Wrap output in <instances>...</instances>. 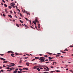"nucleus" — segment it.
Segmentation results:
<instances>
[{
  "label": "nucleus",
  "instance_id": "a878e982",
  "mask_svg": "<svg viewBox=\"0 0 73 73\" xmlns=\"http://www.w3.org/2000/svg\"><path fill=\"white\" fill-rule=\"evenodd\" d=\"M0 55H1V56H4V54H0Z\"/></svg>",
  "mask_w": 73,
  "mask_h": 73
},
{
  "label": "nucleus",
  "instance_id": "13d9d810",
  "mask_svg": "<svg viewBox=\"0 0 73 73\" xmlns=\"http://www.w3.org/2000/svg\"><path fill=\"white\" fill-rule=\"evenodd\" d=\"M13 8H15V7L14 5L13 6Z\"/></svg>",
  "mask_w": 73,
  "mask_h": 73
},
{
  "label": "nucleus",
  "instance_id": "5701e85b",
  "mask_svg": "<svg viewBox=\"0 0 73 73\" xmlns=\"http://www.w3.org/2000/svg\"><path fill=\"white\" fill-rule=\"evenodd\" d=\"M35 59H39V57H36L35 58Z\"/></svg>",
  "mask_w": 73,
  "mask_h": 73
},
{
  "label": "nucleus",
  "instance_id": "aec40b11",
  "mask_svg": "<svg viewBox=\"0 0 73 73\" xmlns=\"http://www.w3.org/2000/svg\"><path fill=\"white\" fill-rule=\"evenodd\" d=\"M4 5L5 7H7V4H4Z\"/></svg>",
  "mask_w": 73,
  "mask_h": 73
},
{
  "label": "nucleus",
  "instance_id": "338daca9",
  "mask_svg": "<svg viewBox=\"0 0 73 73\" xmlns=\"http://www.w3.org/2000/svg\"><path fill=\"white\" fill-rule=\"evenodd\" d=\"M3 16L4 17H5V14H3Z\"/></svg>",
  "mask_w": 73,
  "mask_h": 73
},
{
  "label": "nucleus",
  "instance_id": "39448f33",
  "mask_svg": "<svg viewBox=\"0 0 73 73\" xmlns=\"http://www.w3.org/2000/svg\"><path fill=\"white\" fill-rule=\"evenodd\" d=\"M0 59H1V60H3V61H5L6 60L5 59L2 58H0Z\"/></svg>",
  "mask_w": 73,
  "mask_h": 73
},
{
  "label": "nucleus",
  "instance_id": "a211bd4d",
  "mask_svg": "<svg viewBox=\"0 0 73 73\" xmlns=\"http://www.w3.org/2000/svg\"><path fill=\"white\" fill-rule=\"evenodd\" d=\"M11 52V51H9L7 52V53H10Z\"/></svg>",
  "mask_w": 73,
  "mask_h": 73
},
{
  "label": "nucleus",
  "instance_id": "cd10ccee",
  "mask_svg": "<svg viewBox=\"0 0 73 73\" xmlns=\"http://www.w3.org/2000/svg\"><path fill=\"white\" fill-rule=\"evenodd\" d=\"M25 70H29V69L28 68H25Z\"/></svg>",
  "mask_w": 73,
  "mask_h": 73
},
{
  "label": "nucleus",
  "instance_id": "c756f323",
  "mask_svg": "<svg viewBox=\"0 0 73 73\" xmlns=\"http://www.w3.org/2000/svg\"><path fill=\"white\" fill-rule=\"evenodd\" d=\"M16 25L18 27H19V25L17 24H16Z\"/></svg>",
  "mask_w": 73,
  "mask_h": 73
},
{
  "label": "nucleus",
  "instance_id": "3c124183",
  "mask_svg": "<svg viewBox=\"0 0 73 73\" xmlns=\"http://www.w3.org/2000/svg\"><path fill=\"white\" fill-rule=\"evenodd\" d=\"M14 55V54H11V55L12 56H13Z\"/></svg>",
  "mask_w": 73,
  "mask_h": 73
},
{
  "label": "nucleus",
  "instance_id": "0e129e2a",
  "mask_svg": "<svg viewBox=\"0 0 73 73\" xmlns=\"http://www.w3.org/2000/svg\"><path fill=\"white\" fill-rule=\"evenodd\" d=\"M40 69H43V68L41 67H40Z\"/></svg>",
  "mask_w": 73,
  "mask_h": 73
},
{
  "label": "nucleus",
  "instance_id": "6e6d98bb",
  "mask_svg": "<svg viewBox=\"0 0 73 73\" xmlns=\"http://www.w3.org/2000/svg\"><path fill=\"white\" fill-rule=\"evenodd\" d=\"M10 12L11 13H13L12 11H10Z\"/></svg>",
  "mask_w": 73,
  "mask_h": 73
},
{
  "label": "nucleus",
  "instance_id": "f257e3e1",
  "mask_svg": "<svg viewBox=\"0 0 73 73\" xmlns=\"http://www.w3.org/2000/svg\"><path fill=\"white\" fill-rule=\"evenodd\" d=\"M43 58H44V57H40L39 58V60H40V61H44V59H43Z\"/></svg>",
  "mask_w": 73,
  "mask_h": 73
},
{
  "label": "nucleus",
  "instance_id": "bb28decb",
  "mask_svg": "<svg viewBox=\"0 0 73 73\" xmlns=\"http://www.w3.org/2000/svg\"><path fill=\"white\" fill-rule=\"evenodd\" d=\"M5 11L7 13V12H8L7 9H5Z\"/></svg>",
  "mask_w": 73,
  "mask_h": 73
},
{
  "label": "nucleus",
  "instance_id": "dca6fc26",
  "mask_svg": "<svg viewBox=\"0 0 73 73\" xmlns=\"http://www.w3.org/2000/svg\"><path fill=\"white\" fill-rule=\"evenodd\" d=\"M48 58L49 59H51V60H53V58L51 57H48Z\"/></svg>",
  "mask_w": 73,
  "mask_h": 73
},
{
  "label": "nucleus",
  "instance_id": "a19ab883",
  "mask_svg": "<svg viewBox=\"0 0 73 73\" xmlns=\"http://www.w3.org/2000/svg\"><path fill=\"white\" fill-rule=\"evenodd\" d=\"M69 47H72V48H73V46H69Z\"/></svg>",
  "mask_w": 73,
  "mask_h": 73
},
{
  "label": "nucleus",
  "instance_id": "4d7b16f0",
  "mask_svg": "<svg viewBox=\"0 0 73 73\" xmlns=\"http://www.w3.org/2000/svg\"><path fill=\"white\" fill-rule=\"evenodd\" d=\"M1 5H4V4L3 3H1Z\"/></svg>",
  "mask_w": 73,
  "mask_h": 73
},
{
  "label": "nucleus",
  "instance_id": "09e8293b",
  "mask_svg": "<svg viewBox=\"0 0 73 73\" xmlns=\"http://www.w3.org/2000/svg\"><path fill=\"white\" fill-rule=\"evenodd\" d=\"M15 71H17V70H18V69H15Z\"/></svg>",
  "mask_w": 73,
  "mask_h": 73
},
{
  "label": "nucleus",
  "instance_id": "423d86ee",
  "mask_svg": "<svg viewBox=\"0 0 73 73\" xmlns=\"http://www.w3.org/2000/svg\"><path fill=\"white\" fill-rule=\"evenodd\" d=\"M7 62H8L7 61H4V62H3V63L4 64H5L6 63H7Z\"/></svg>",
  "mask_w": 73,
  "mask_h": 73
},
{
  "label": "nucleus",
  "instance_id": "c9c22d12",
  "mask_svg": "<svg viewBox=\"0 0 73 73\" xmlns=\"http://www.w3.org/2000/svg\"><path fill=\"white\" fill-rule=\"evenodd\" d=\"M56 70V72H60V71L57 70Z\"/></svg>",
  "mask_w": 73,
  "mask_h": 73
},
{
  "label": "nucleus",
  "instance_id": "2eb2a0df",
  "mask_svg": "<svg viewBox=\"0 0 73 73\" xmlns=\"http://www.w3.org/2000/svg\"><path fill=\"white\" fill-rule=\"evenodd\" d=\"M22 62V60H21L19 61V64H21Z\"/></svg>",
  "mask_w": 73,
  "mask_h": 73
},
{
  "label": "nucleus",
  "instance_id": "f8f14e48",
  "mask_svg": "<svg viewBox=\"0 0 73 73\" xmlns=\"http://www.w3.org/2000/svg\"><path fill=\"white\" fill-rule=\"evenodd\" d=\"M48 53L49 55H50V56H52V53L48 52Z\"/></svg>",
  "mask_w": 73,
  "mask_h": 73
},
{
  "label": "nucleus",
  "instance_id": "72a5a7b5",
  "mask_svg": "<svg viewBox=\"0 0 73 73\" xmlns=\"http://www.w3.org/2000/svg\"><path fill=\"white\" fill-rule=\"evenodd\" d=\"M25 27H27V28H28V26H27V25H25Z\"/></svg>",
  "mask_w": 73,
  "mask_h": 73
},
{
  "label": "nucleus",
  "instance_id": "864d4df0",
  "mask_svg": "<svg viewBox=\"0 0 73 73\" xmlns=\"http://www.w3.org/2000/svg\"><path fill=\"white\" fill-rule=\"evenodd\" d=\"M48 60H49L48 59H46L45 60V61H48Z\"/></svg>",
  "mask_w": 73,
  "mask_h": 73
},
{
  "label": "nucleus",
  "instance_id": "4c0bfd02",
  "mask_svg": "<svg viewBox=\"0 0 73 73\" xmlns=\"http://www.w3.org/2000/svg\"><path fill=\"white\" fill-rule=\"evenodd\" d=\"M27 13V15H28L29 13V12H27V13Z\"/></svg>",
  "mask_w": 73,
  "mask_h": 73
},
{
  "label": "nucleus",
  "instance_id": "6ab92c4d",
  "mask_svg": "<svg viewBox=\"0 0 73 73\" xmlns=\"http://www.w3.org/2000/svg\"><path fill=\"white\" fill-rule=\"evenodd\" d=\"M19 21H20V22H21V23H23V21H21V20H19Z\"/></svg>",
  "mask_w": 73,
  "mask_h": 73
},
{
  "label": "nucleus",
  "instance_id": "f03ea898",
  "mask_svg": "<svg viewBox=\"0 0 73 73\" xmlns=\"http://www.w3.org/2000/svg\"><path fill=\"white\" fill-rule=\"evenodd\" d=\"M35 22H36V23L37 22L38 23H39V22H38V21L37 20V18H36V19H35Z\"/></svg>",
  "mask_w": 73,
  "mask_h": 73
},
{
  "label": "nucleus",
  "instance_id": "9d476101",
  "mask_svg": "<svg viewBox=\"0 0 73 73\" xmlns=\"http://www.w3.org/2000/svg\"><path fill=\"white\" fill-rule=\"evenodd\" d=\"M37 67V66H35L34 67V69H36Z\"/></svg>",
  "mask_w": 73,
  "mask_h": 73
},
{
  "label": "nucleus",
  "instance_id": "7c9ffc66",
  "mask_svg": "<svg viewBox=\"0 0 73 73\" xmlns=\"http://www.w3.org/2000/svg\"><path fill=\"white\" fill-rule=\"evenodd\" d=\"M17 10H18L19 12H20V10L18 9H17Z\"/></svg>",
  "mask_w": 73,
  "mask_h": 73
},
{
  "label": "nucleus",
  "instance_id": "b1692460",
  "mask_svg": "<svg viewBox=\"0 0 73 73\" xmlns=\"http://www.w3.org/2000/svg\"><path fill=\"white\" fill-rule=\"evenodd\" d=\"M60 52H62V53H65V54L66 53V52H63V51H60Z\"/></svg>",
  "mask_w": 73,
  "mask_h": 73
},
{
  "label": "nucleus",
  "instance_id": "f704fd0d",
  "mask_svg": "<svg viewBox=\"0 0 73 73\" xmlns=\"http://www.w3.org/2000/svg\"><path fill=\"white\" fill-rule=\"evenodd\" d=\"M30 25H31L32 24V23L31 22V21H30Z\"/></svg>",
  "mask_w": 73,
  "mask_h": 73
},
{
  "label": "nucleus",
  "instance_id": "49530a36",
  "mask_svg": "<svg viewBox=\"0 0 73 73\" xmlns=\"http://www.w3.org/2000/svg\"><path fill=\"white\" fill-rule=\"evenodd\" d=\"M55 63V62H53V63L52 65H54V63Z\"/></svg>",
  "mask_w": 73,
  "mask_h": 73
},
{
  "label": "nucleus",
  "instance_id": "6e6552de",
  "mask_svg": "<svg viewBox=\"0 0 73 73\" xmlns=\"http://www.w3.org/2000/svg\"><path fill=\"white\" fill-rule=\"evenodd\" d=\"M8 16L9 17H10V18H12V17L11 16V15H8Z\"/></svg>",
  "mask_w": 73,
  "mask_h": 73
},
{
  "label": "nucleus",
  "instance_id": "393cba45",
  "mask_svg": "<svg viewBox=\"0 0 73 73\" xmlns=\"http://www.w3.org/2000/svg\"><path fill=\"white\" fill-rule=\"evenodd\" d=\"M44 62V61H39V62Z\"/></svg>",
  "mask_w": 73,
  "mask_h": 73
},
{
  "label": "nucleus",
  "instance_id": "ddd939ff",
  "mask_svg": "<svg viewBox=\"0 0 73 73\" xmlns=\"http://www.w3.org/2000/svg\"><path fill=\"white\" fill-rule=\"evenodd\" d=\"M33 23L35 25H36V21L35 22L34 21H33Z\"/></svg>",
  "mask_w": 73,
  "mask_h": 73
},
{
  "label": "nucleus",
  "instance_id": "4be33fe9",
  "mask_svg": "<svg viewBox=\"0 0 73 73\" xmlns=\"http://www.w3.org/2000/svg\"><path fill=\"white\" fill-rule=\"evenodd\" d=\"M13 73H18V72L17 71H13Z\"/></svg>",
  "mask_w": 73,
  "mask_h": 73
},
{
  "label": "nucleus",
  "instance_id": "a18cd8bd",
  "mask_svg": "<svg viewBox=\"0 0 73 73\" xmlns=\"http://www.w3.org/2000/svg\"><path fill=\"white\" fill-rule=\"evenodd\" d=\"M19 70H20V71H22V69L21 68H19Z\"/></svg>",
  "mask_w": 73,
  "mask_h": 73
},
{
  "label": "nucleus",
  "instance_id": "79ce46f5",
  "mask_svg": "<svg viewBox=\"0 0 73 73\" xmlns=\"http://www.w3.org/2000/svg\"><path fill=\"white\" fill-rule=\"evenodd\" d=\"M11 8H12V7L11 6H9V9H11Z\"/></svg>",
  "mask_w": 73,
  "mask_h": 73
},
{
  "label": "nucleus",
  "instance_id": "f3484780",
  "mask_svg": "<svg viewBox=\"0 0 73 73\" xmlns=\"http://www.w3.org/2000/svg\"><path fill=\"white\" fill-rule=\"evenodd\" d=\"M1 72H4V71L3 70H1V71H0V73H1Z\"/></svg>",
  "mask_w": 73,
  "mask_h": 73
},
{
  "label": "nucleus",
  "instance_id": "7ed1b4c3",
  "mask_svg": "<svg viewBox=\"0 0 73 73\" xmlns=\"http://www.w3.org/2000/svg\"><path fill=\"white\" fill-rule=\"evenodd\" d=\"M10 64H11V66H14V65H15V64L14 63H10Z\"/></svg>",
  "mask_w": 73,
  "mask_h": 73
},
{
  "label": "nucleus",
  "instance_id": "ea45409f",
  "mask_svg": "<svg viewBox=\"0 0 73 73\" xmlns=\"http://www.w3.org/2000/svg\"><path fill=\"white\" fill-rule=\"evenodd\" d=\"M30 27H31V28H32V29H33V27H32V26H30Z\"/></svg>",
  "mask_w": 73,
  "mask_h": 73
},
{
  "label": "nucleus",
  "instance_id": "69168bd1",
  "mask_svg": "<svg viewBox=\"0 0 73 73\" xmlns=\"http://www.w3.org/2000/svg\"><path fill=\"white\" fill-rule=\"evenodd\" d=\"M12 69H13V70H14L15 69V68H12Z\"/></svg>",
  "mask_w": 73,
  "mask_h": 73
},
{
  "label": "nucleus",
  "instance_id": "052dcab7",
  "mask_svg": "<svg viewBox=\"0 0 73 73\" xmlns=\"http://www.w3.org/2000/svg\"><path fill=\"white\" fill-rule=\"evenodd\" d=\"M25 68H24L23 69V70H25Z\"/></svg>",
  "mask_w": 73,
  "mask_h": 73
},
{
  "label": "nucleus",
  "instance_id": "0eeeda50",
  "mask_svg": "<svg viewBox=\"0 0 73 73\" xmlns=\"http://www.w3.org/2000/svg\"><path fill=\"white\" fill-rule=\"evenodd\" d=\"M38 28H40V24H38Z\"/></svg>",
  "mask_w": 73,
  "mask_h": 73
},
{
  "label": "nucleus",
  "instance_id": "5fc2aeb1",
  "mask_svg": "<svg viewBox=\"0 0 73 73\" xmlns=\"http://www.w3.org/2000/svg\"><path fill=\"white\" fill-rule=\"evenodd\" d=\"M28 58V57H25V59H27V58Z\"/></svg>",
  "mask_w": 73,
  "mask_h": 73
},
{
  "label": "nucleus",
  "instance_id": "9b49d317",
  "mask_svg": "<svg viewBox=\"0 0 73 73\" xmlns=\"http://www.w3.org/2000/svg\"><path fill=\"white\" fill-rule=\"evenodd\" d=\"M37 70H38V71H40L41 70L39 69V68H36Z\"/></svg>",
  "mask_w": 73,
  "mask_h": 73
},
{
  "label": "nucleus",
  "instance_id": "4468645a",
  "mask_svg": "<svg viewBox=\"0 0 73 73\" xmlns=\"http://www.w3.org/2000/svg\"><path fill=\"white\" fill-rule=\"evenodd\" d=\"M44 69H45L46 71H47L48 70H49V69H47L46 68H44Z\"/></svg>",
  "mask_w": 73,
  "mask_h": 73
},
{
  "label": "nucleus",
  "instance_id": "e2e57ef3",
  "mask_svg": "<svg viewBox=\"0 0 73 73\" xmlns=\"http://www.w3.org/2000/svg\"><path fill=\"white\" fill-rule=\"evenodd\" d=\"M2 1L4 3H5V1H4V0H3Z\"/></svg>",
  "mask_w": 73,
  "mask_h": 73
},
{
  "label": "nucleus",
  "instance_id": "473e14b6",
  "mask_svg": "<svg viewBox=\"0 0 73 73\" xmlns=\"http://www.w3.org/2000/svg\"><path fill=\"white\" fill-rule=\"evenodd\" d=\"M45 67L46 68H47V69H49V68H48V67H47V66H45Z\"/></svg>",
  "mask_w": 73,
  "mask_h": 73
},
{
  "label": "nucleus",
  "instance_id": "c85d7f7f",
  "mask_svg": "<svg viewBox=\"0 0 73 73\" xmlns=\"http://www.w3.org/2000/svg\"><path fill=\"white\" fill-rule=\"evenodd\" d=\"M15 54L16 55H18V54H19V53H16V52L15 53Z\"/></svg>",
  "mask_w": 73,
  "mask_h": 73
},
{
  "label": "nucleus",
  "instance_id": "de8ad7c7",
  "mask_svg": "<svg viewBox=\"0 0 73 73\" xmlns=\"http://www.w3.org/2000/svg\"><path fill=\"white\" fill-rule=\"evenodd\" d=\"M19 15H20V16H21L22 17V16H22V14H21L20 13Z\"/></svg>",
  "mask_w": 73,
  "mask_h": 73
},
{
  "label": "nucleus",
  "instance_id": "c03bdc74",
  "mask_svg": "<svg viewBox=\"0 0 73 73\" xmlns=\"http://www.w3.org/2000/svg\"><path fill=\"white\" fill-rule=\"evenodd\" d=\"M11 6H13V5L12 4V3H11Z\"/></svg>",
  "mask_w": 73,
  "mask_h": 73
},
{
  "label": "nucleus",
  "instance_id": "680f3d73",
  "mask_svg": "<svg viewBox=\"0 0 73 73\" xmlns=\"http://www.w3.org/2000/svg\"><path fill=\"white\" fill-rule=\"evenodd\" d=\"M14 13L15 14H16V12L14 11Z\"/></svg>",
  "mask_w": 73,
  "mask_h": 73
},
{
  "label": "nucleus",
  "instance_id": "bf43d9fd",
  "mask_svg": "<svg viewBox=\"0 0 73 73\" xmlns=\"http://www.w3.org/2000/svg\"><path fill=\"white\" fill-rule=\"evenodd\" d=\"M7 71H11V70H7Z\"/></svg>",
  "mask_w": 73,
  "mask_h": 73
},
{
  "label": "nucleus",
  "instance_id": "58836bf2",
  "mask_svg": "<svg viewBox=\"0 0 73 73\" xmlns=\"http://www.w3.org/2000/svg\"><path fill=\"white\" fill-rule=\"evenodd\" d=\"M21 72H22L21 71H19L18 72V73H21Z\"/></svg>",
  "mask_w": 73,
  "mask_h": 73
},
{
  "label": "nucleus",
  "instance_id": "e433bc0d",
  "mask_svg": "<svg viewBox=\"0 0 73 73\" xmlns=\"http://www.w3.org/2000/svg\"><path fill=\"white\" fill-rule=\"evenodd\" d=\"M12 4L13 5H15V3H12Z\"/></svg>",
  "mask_w": 73,
  "mask_h": 73
},
{
  "label": "nucleus",
  "instance_id": "774afa93",
  "mask_svg": "<svg viewBox=\"0 0 73 73\" xmlns=\"http://www.w3.org/2000/svg\"><path fill=\"white\" fill-rule=\"evenodd\" d=\"M70 72H72V73H73V70H70Z\"/></svg>",
  "mask_w": 73,
  "mask_h": 73
},
{
  "label": "nucleus",
  "instance_id": "8fccbe9b",
  "mask_svg": "<svg viewBox=\"0 0 73 73\" xmlns=\"http://www.w3.org/2000/svg\"><path fill=\"white\" fill-rule=\"evenodd\" d=\"M35 59H32V60H31V61H35Z\"/></svg>",
  "mask_w": 73,
  "mask_h": 73
},
{
  "label": "nucleus",
  "instance_id": "20e7f679",
  "mask_svg": "<svg viewBox=\"0 0 73 73\" xmlns=\"http://www.w3.org/2000/svg\"><path fill=\"white\" fill-rule=\"evenodd\" d=\"M30 64V63L29 62H27L26 63V65H27V66H29Z\"/></svg>",
  "mask_w": 73,
  "mask_h": 73
},
{
  "label": "nucleus",
  "instance_id": "1a4fd4ad",
  "mask_svg": "<svg viewBox=\"0 0 73 73\" xmlns=\"http://www.w3.org/2000/svg\"><path fill=\"white\" fill-rule=\"evenodd\" d=\"M67 51H68V50L67 49V48H66L64 50V52H66Z\"/></svg>",
  "mask_w": 73,
  "mask_h": 73
},
{
  "label": "nucleus",
  "instance_id": "37998d69",
  "mask_svg": "<svg viewBox=\"0 0 73 73\" xmlns=\"http://www.w3.org/2000/svg\"><path fill=\"white\" fill-rule=\"evenodd\" d=\"M24 12H25V13H27V11H25V10H24Z\"/></svg>",
  "mask_w": 73,
  "mask_h": 73
},
{
  "label": "nucleus",
  "instance_id": "412c9836",
  "mask_svg": "<svg viewBox=\"0 0 73 73\" xmlns=\"http://www.w3.org/2000/svg\"><path fill=\"white\" fill-rule=\"evenodd\" d=\"M50 72L51 73H53V72H55L54 71H51Z\"/></svg>",
  "mask_w": 73,
  "mask_h": 73
},
{
  "label": "nucleus",
  "instance_id": "603ef678",
  "mask_svg": "<svg viewBox=\"0 0 73 73\" xmlns=\"http://www.w3.org/2000/svg\"><path fill=\"white\" fill-rule=\"evenodd\" d=\"M10 68L9 67H7L6 68V69H9Z\"/></svg>",
  "mask_w": 73,
  "mask_h": 73
},
{
  "label": "nucleus",
  "instance_id": "2f4dec72",
  "mask_svg": "<svg viewBox=\"0 0 73 73\" xmlns=\"http://www.w3.org/2000/svg\"><path fill=\"white\" fill-rule=\"evenodd\" d=\"M25 19H26L27 20V21H28V19L26 18H25Z\"/></svg>",
  "mask_w": 73,
  "mask_h": 73
}]
</instances>
